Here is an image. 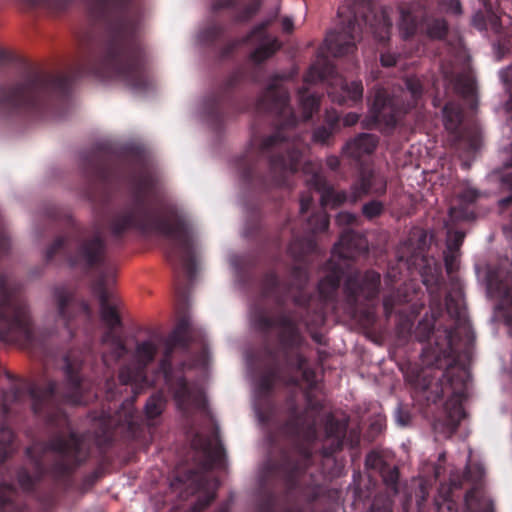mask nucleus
I'll use <instances>...</instances> for the list:
<instances>
[{
	"mask_svg": "<svg viewBox=\"0 0 512 512\" xmlns=\"http://www.w3.org/2000/svg\"><path fill=\"white\" fill-rule=\"evenodd\" d=\"M357 121H358V115L356 113H349L343 119V123L346 126H351V125L355 124Z\"/></svg>",
	"mask_w": 512,
	"mask_h": 512,
	"instance_id": "nucleus-43",
	"label": "nucleus"
},
{
	"mask_svg": "<svg viewBox=\"0 0 512 512\" xmlns=\"http://www.w3.org/2000/svg\"><path fill=\"white\" fill-rule=\"evenodd\" d=\"M77 384H78V380L77 379L73 380V385H77Z\"/></svg>",
	"mask_w": 512,
	"mask_h": 512,
	"instance_id": "nucleus-62",
	"label": "nucleus"
},
{
	"mask_svg": "<svg viewBox=\"0 0 512 512\" xmlns=\"http://www.w3.org/2000/svg\"><path fill=\"white\" fill-rule=\"evenodd\" d=\"M510 203H512V195L510 197L501 199L499 201V204L501 207H505V206L509 205Z\"/></svg>",
	"mask_w": 512,
	"mask_h": 512,
	"instance_id": "nucleus-52",
	"label": "nucleus"
},
{
	"mask_svg": "<svg viewBox=\"0 0 512 512\" xmlns=\"http://www.w3.org/2000/svg\"><path fill=\"white\" fill-rule=\"evenodd\" d=\"M314 219L317 221L315 226H313V231H324L328 228L329 220L325 213H321L319 215L314 216L309 220V223L313 225Z\"/></svg>",
	"mask_w": 512,
	"mask_h": 512,
	"instance_id": "nucleus-31",
	"label": "nucleus"
},
{
	"mask_svg": "<svg viewBox=\"0 0 512 512\" xmlns=\"http://www.w3.org/2000/svg\"><path fill=\"white\" fill-rule=\"evenodd\" d=\"M377 145V138L371 134H362L347 144V150L351 156L359 158L364 154H370Z\"/></svg>",
	"mask_w": 512,
	"mask_h": 512,
	"instance_id": "nucleus-13",
	"label": "nucleus"
},
{
	"mask_svg": "<svg viewBox=\"0 0 512 512\" xmlns=\"http://www.w3.org/2000/svg\"><path fill=\"white\" fill-rule=\"evenodd\" d=\"M418 27L416 18L411 13H402L399 30L402 38L407 39L414 35Z\"/></svg>",
	"mask_w": 512,
	"mask_h": 512,
	"instance_id": "nucleus-19",
	"label": "nucleus"
},
{
	"mask_svg": "<svg viewBox=\"0 0 512 512\" xmlns=\"http://www.w3.org/2000/svg\"><path fill=\"white\" fill-rule=\"evenodd\" d=\"M108 68L112 70L109 72V76L123 79L128 83H130V78L135 76V71L130 66H123L118 60L109 63Z\"/></svg>",
	"mask_w": 512,
	"mask_h": 512,
	"instance_id": "nucleus-20",
	"label": "nucleus"
},
{
	"mask_svg": "<svg viewBox=\"0 0 512 512\" xmlns=\"http://www.w3.org/2000/svg\"><path fill=\"white\" fill-rule=\"evenodd\" d=\"M455 5H456V10H457V12H460V5H459V3H458V2H455Z\"/></svg>",
	"mask_w": 512,
	"mask_h": 512,
	"instance_id": "nucleus-58",
	"label": "nucleus"
},
{
	"mask_svg": "<svg viewBox=\"0 0 512 512\" xmlns=\"http://www.w3.org/2000/svg\"><path fill=\"white\" fill-rule=\"evenodd\" d=\"M9 397V395H4V400L7 401Z\"/></svg>",
	"mask_w": 512,
	"mask_h": 512,
	"instance_id": "nucleus-63",
	"label": "nucleus"
},
{
	"mask_svg": "<svg viewBox=\"0 0 512 512\" xmlns=\"http://www.w3.org/2000/svg\"><path fill=\"white\" fill-rule=\"evenodd\" d=\"M14 318L12 321V325L18 327L23 330L27 336H29L28 323L29 318L27 314V310L24 307H13Z\"/></svg>",
	"mask_w": 512,
	"mask_h": 512,
	"instance_id": "nucleus-22",
	"label": "nucleus"
},
{
	"mask_svg": "<svg viewBox=\"0 0 512 512\" xmlns=\"http://www.w3.org/2000/svg\"><path fill=\"white\" fill-rule=\"evenodd\" d=\"M406 87L407 92L405 94H409L411 98L416 101V99L420 97L422 93V86L420 81L417 78H407Z\"/></svg>",
	"mask_w": 512,
	"mask_h": 512,
	"instance_id": "nucleus-28",
	"label": "nucleus"
},
{
	"mask_svg": "<svg viewBox=\"0 0 512 512\" xmlns=\"http://www.w3.org/2000/svg\"><path fill=\"white\" fill-rule=\"evenodd\" d=\"M81 442L75 434H71L68 439H56L52 443V448L65 456L76 459Z\"/></svg>",
	"mask_w": 512,
	"mask_h": 512,
	"instance_id": "nucleus-15",
	"label": "nucleus"
},
{
	"mask_svg": "<svg viewBox=\"0 0 512 512\" xmlns=\"http://www.w3.org/2000/svg\"><path fill=\"white\" fill-rule=\"evenodd\" d=\"M279 48L280 44L278 40L274 37L267 36L253 52L252 58L256 62H261L271 56Z\"/></svg>",
	"mask_w": 512,
	"mask_h": 512,
	"instance_id": "nucleus-16",
	"label": "nucleus"
},
{
	"mask_svg": "<svg viewBox=\"0 0 512 512\" xmlns=\"http://www.w3.org/2000/svg\"><path fill=\"white\" fill-rule=\"evenodd\" d=\"M470 146L473 149H477L479 146V137L477 135L473 136L470 142Z\"/></svg>",
	"mask_w": 512,
	"mask_h": 512,
	"instance_id": "nucleus-51",
	"label": "nucleus"
},
{
	"mask_svg": "<svg viewBox=\"0 0 512 512\" xmlns=\"http://www.w3.org/2000/svg\"><path fill=\"white\" fill-rule=\"evenodd\" d=\"M130 418H131V413H130V412H128V414H127V416H126L125 421H129V419H130Z\"/></svg>",
	"mask_w": 512,
	"mask_h": 512,
	"instance_id": "nucleus-59",
	"label": "nucleus"
},
{
	"mask_svg": "<svg viewBox=\"0 0 512 512\" xmlns=\"http://www.w3.org/2000/svg\"><path fill=\"white\" fill-rule=\"evenodd\" d=\"M277 96H278V100L275 103V106L285 105L287 100H288V96H287L286 92L285 91H279L277 93Z\"/></svg>",
	"mask_w": 512,
	"mask_h": 512,
	"instance_id": "nucleus-45",
	"label": "nucleus"
},
{
	"mask_svg": "<svg viewBox=\"0 0 512 512\" xmlns=\"http://www.w3.org/2000/svg\"><path fill=\"white\" fill-rule=\"evenodd\" d=\"M185 332L183 327H178L169 338V345H175L181 341V334Z\"/></svg>",
	"mask_w": 512,
	"mask_h": 512,
	"instance_id": "nucleus-40",
	"label": "nucleus"
},
{
	"mask_svg": "<svg viewBox=\"0 0 512 512\" xmlns=\"http://www.w3.org/2000/svg\"><path fill=\"white\" fill-rule=\"evenodd\" d=\"M381 63L383 66H393L396 64V56L390 53H385L381 55Z\"/></svg>",
	"mask_w": 512,
	"mask_h": 512,
	"instance_id": "nucleus-39",
	"label": "nucleus"
},
{
	"mask_svg": "<svg viewBox=\"0 0 512 512\" xmlns=\"http://www.w3.org/2000/svg\"><path fill=\"white\" fill-rule=\"evenodd\" d=\"M37 89V84L32 81L19 84L8 90L3 89L0 91V101L15 106L22 105L32 99Z\"/></svg>",
	"mask_w": 512,
	"mask_h": 512,
	"instance_id": "nucleus-9",
	"label": "nucleus"
},
{
	"mask_svg": "<svg viewBox=\"0 0 512 512\" xmlns=\"http://www.w3.org/2000/svg\"><path fill=\"white\" fill-rule=\"evenodd\" d=\"M164 401L161 395L152 396L146 403L145 411L149 418H155L161 414Z\"/></svg>",
	"mask_w": 512,
	"mask_h": 512,
	"instance_id": "nucleus-23",
	"label": "nucleus"
},
{
	"mask_svg": "<svg viewBox=\"0 0 512 512\" xmlns=\"http://www.w3.org/2000/svg\"><path fill=\"white\" fill-rule=\"evenodd\" d=\"M160 369L163 372L167 383H169L171 389L173 390L177 402L180 405L189 404L191 402V392L187 387L184 379H178L175 385L171 382V378L168 371V362L166 359L161 361Z\"/></svg>",
	"mask_w": 512,
	"mask_h": 512,
	"instance_id": "nucleus-12",
	"label": "nucleus"
},
{
	"mask_svg": "<svg viewBox=\"0 0 512 512\" xmlns=\"http://www.w3.org/2000/svg\"><path fill=\"white\" fill-rule=\"evenodd\" d=\"M357 221V218L354 214L349 212H340L336 217V222L338 225H354Z\"/></svg>",
	"mask_w": 512,
	"mask_h": 512,
	"instance_id": "nucleus-32",
	"label": "nucleus"
},
{
	"mask_svg": "<svg viewBox=\"0 0 512 512\" xmlns=\"http://www.w3.org/2000/svg\"><path fill=\"white\" fill-rule=\"evenodd\" d=\"M327 165L331 169H336L339 165V161L336 157H329V158H327Z\"/></svg>",
	"mask_w": 512,
	"mask_h": 512,
	"instance_id": "nucleus-50",
	"label": "nucleus"
},
{
	"mask_svg": "<svg viewBox=\"0 0 512 512\" xmlns=\"http://www.w3.org/2000/svg\"><path fill=\"white\" fill-rule=\"evenodd\" d=\"M300 105L303 113V118L304 120H307L318 109L319 99L313 95L305 96V94L301 92Z\"/></svg>",
	"mask_w": 512,
	"mask_h": 512,
	"instance_id": "nucleus-21",
	"label": "nucleus"
},
{
	"mask_svg": "<svg viewBox=\"0 0 512 512\" xmlns=\"http://www.w3.org/2000/svg\"><path fill=\"white\" fill-rule=\"evenodd\" d=\"M446 420H437L433 424L435 432L450 437L457 429L460 421L464 417V411L460 402V398L453 397L445 404Z\"/></svg>",
	"mask_w": 512,
	"mask_h": 512,
	"instance_id": "nucleus-6",
	"label": "nucleus"
},
{
	"mask_svg": "<svg viewBox=\"0 0 512 512\" xmlns=\"http://www.w3.org/2000/svg\"><path fill=\"white\" fill-rule=\"evenodd\" d=\"M363 87L361 82L353 81L348 85L341 76H336L330 82L329 95L332 100L340 104L349 101L356 102L362 98Z\"/></svg>",
	"mask_w": 512,
	"mask_h": 512,
	"instance_id": "nucleus-7",
	"label": "nucleus"
},
{
	"mask_svg": "<svg viewBox=\"0 0 512 512\" xmlns=\"http://www.w3.org/2000/svg\"><path fill=\"white\" fill-rule=\"evenodd\" d=\"M407 108H400L392 101H386L383 93H377L373 106L372 114L376 123H384L387 126H392L396 123L397 117L401 112H405Z\"/></svg>",
	"mask_w": 512,
	"mask_h": 512,
	"instance_id": "nucleus-8",
	"label": "nucleus"
},
{
	"mask_svg": "<svg viewBox=\"0 0 512 512\" xmlns=\"http://www.w3.org/2000/svg\"><path fill=\"white\" fill-rule=\"evenodd\" d=\"M447 25L444 20L436 19L427 24V33L431 38L440 39L445 36Z\"/></svg>",
	"mask_w": 512,
	"mask_h": 512,
	"instance_id": "nucleus-24",
	"label": "nucleus"
},
{
	"mask_svg": "<svg viewBox=\"0 0 512 512\" xmlns=\"http://www.w3.org/2000/svg\"><path fill=\"white\" fill-rule=\"evenodd\" d=\"M464 239V233L460 231L448 232L447 247L449 250H456L461 245Z\"/></svg>",
	"mask_w": 512,
	"mask_h": 512,
	"instance_id": "nucleus-29",
	"label": "nucleus"
},
{
	"mask_svg": "<svg viewBox=\"0 0 512 512\" xmlns=\"http://www.w3.org/2000/svg\"><path fill=\"white\" fill-rule=\"evenodd\" d=\"M258 9H259L258 3H254L251 6H249L247 8V15L245 16V18L250 17L251 15L255 14L258 11Z\"/></svg>",
	"mask_w": 512,
	"mask_h": 512,
	"instance_id": "nucleus-49",
	"label": "nucleus"
},
{
	"mask_svg": "<svg viewBox=\"0 0 512 512\" xmlns=\"http://www.w3.org/2000/svg\"><path fill=\"white\" fill-rule=\"evenodd\" d=\"M13 490L8 485H0V508L11 500Z\"/></svg>",
	"mask_w": 512,
	"mask_h": 512,
	"instance_id": "nucleus-35",
	"label": "nucleus"
},
{
	"mask_svg": "<svg viewBox=\"0 0 512 512\" xmlns=\"http://www.w3.org/2000/svg\"><path fill=\"white\" fill-rule=\"evenodd\" d=\"M473 91V85L471 82H469L466 86V92H472Z\"/></svg>",
	"mask_w": 512,
	"mask_h": 512,
	"instance_id": "nucleus-56",
	"label": "nucleus"
},
{
	"mask_svg": "<svg viewBox=\"0 0 512 512\" xmlns=\"http://www.w3.org/2000/svg\"><path fill=\"white\" fill-rule=\"evenodd\" d=\"M280 137L279 135H274V136H271L269 137L266 141H265V146L269 147V146H273L275 145L278 141H280Z\"/></svg>",
	"mask_w": 512,
	"mask_h": 512,
	"instance_id": "nucleus-48",
	"label": "nucleus"
},
{
	"mask_svg": "<svg viewBox=\"0 0 512 512\" xmlns=\"http://www.w3.org/2000/svg\"><path fill=\"white\" fill-rule=\"evenodd\" d=\"M396 422L400 426H406L409 422V415L407 413H404L400 408L396 411Z\"/></svg>",
	"mask_w": 512,
	"mask_h": 512,
	"instance_id": "nucleus-38",
	"label": "nucleus"
},
{
	"mask_svg": "<svg viewBox=\"0 0 512 512\" xmlns=\"http://www.w3.org/2000/svg\"><path fill=\"white\" fill-rule=\"evenodd\" d=\"M450 217L452 220L466 219L467 215L463 214L457 207L450 208Z\"/></svg>",
	"mask_w": 512,
	"mask_h": 512,
	"instance_id": "nucleus-42",
	"label": "nucleus"
},
{
	"mask_svg": "<svg viewBox=\"0 0 512 512\" xmlns=\"http://www.w3.org/2000/svg\"><path fill=\"white\" fill-rule=\"evenodd\" d=\"M478 196L479 193L475 189L468 188L464 190L463 193L460 195V199L462 202L470 204L476 201Z\"/></svg>",
	"mask_w": 512,
	"mask_h": 512,
	"instance_id": "nucleus-36",
	"label": "nucleus"
},
{
	"mask_svg": "<svg viewBox=\"0 0 512 512\" xmlns=\"http://www.w3.org/2000/svg\"><path fill=\"white\" fill-rule=\"evenodd\" d=\"M445 261H446V265H447L448 269H450V264L448 262V257L445 258Z\"/></svg>",
	"mask_w": 512,
	"mask_h": 512,
	"instance_id": "nucleus-60",
	"label": "nucleus"
},
{
	"mask_svg": "<svg viewBox=\"0 0 512 512\" xmlns=\"http://www.w3.org/2000/svg\"><path fill=\"white\" fill-rule=\"evenodd\" d=\"M366 243L362 237L353 231L346 230L341 236L339 242L334 246L333 253L341 258H352L357 251L364 250Z\"/></svg>",
	"mask_w": 512,
	"mask_h": 512,
	"instance_id": "nucleus-10",
	"label": "nucleus"
},
{
	"mask_svg": "<svg viewBox=\"0 0 512 512\" xmlns=\"http://www.w3.org/2000/svg\"><path fill=\"white\" fill-rule=\"evenodd\" d=\"M157 351L156 344L149 340L139 343L135 351L136 364L133 368L123 367L119 373V379L122 384L146 382L143 374L144 367L153 360Z\"/></svg>",
	"mask_w": 512,
	"mask_h": 512,
	"instance_id": "nucleus-3",
	"label": "nucleus"
},
{
	"mask_svg": "<svg viewBox=\"0 0 512 512\" xmlns=\"http://www.w3.org/2000/svg\"><path fill=\"white\" fill-rule=\"evenodd\" d=\"M103 249L101 240L98 237L92 239L89 243L83 245L80 249L81 259L87 263H94L100 256Z\"/></svg>",
	"mask_w": 512,
	"mask_h": 512,
	"instance_id": "nucleus-18",
	"label": "nucleus"
},
{
	"mask_svg": "<svg viewBox=\"0 0 512 512\" xmlns=\"http://www.w3.org/2000/svg\"><path fill=\"white\" fill-rule=\"evenodd\" d=\"M444 125L452 133L456 132L462 120L461 109L458 105L450 103L443 109Z\"/></svg>",
	"mask_w": 512,
	"mask_h": 512,
	"instance_id": "nucleus-17",
	"label": "nucleus"
},
{
	"mask_svg": "<svg viewBox=\"0 0 512 512\" xmlns=\"http://www.w3.org/2000/svg\"><path fill=\"white\" fill-rule=\"evenodd\" d=\"M54 390H55V385H54V384H52V385L50 386V388H49V392H50V393H53V392H54Z\"/></svg>",
	"mask_w": 512,
	"mask_h": 512,
	"instance_id": "nucleus-57",
	"label": "nucleus"
},
{
	"mask_svg": "<svg viewBox=\"0 0 512 512\" xmlns=\"http://www.w3.org/2000/svg\"><path fill=\"white\" fill-rule=\"evenodd\" d=\"M282 27L285 32H290L293 28V22L289 18H285L282 21Z\"/></svg>",
	"mask_w": 512,
	"mask_h": 512,
	"instance_id": "nucleus-47",
	"label": "nucleus"
},
{
	"mask_svg": "<svg viewBox=\"0 0 512 512\" xmlns=\"http://www.w3.org/2000/svg\"><path fill=\"white\" fill-rule=\"evenodd\" d=\"M98 298L101 319L110 329L102 338L103 361L106 366H110L126 353V348L121 339L112 332L113 328L120 325V318L117 313L120 301L112 291L106 290L102 286L98 289Z\"/></svg>",
	"mask_w": 512,
	"mask_h": 512,
	"instance_id": "nucleus-2",
	"label": "nucleus"
},
{
	"mask_svg": "<svg viewBox=\"0 0 512 512\" xmlns=\"http://www.w3.org/2000/svg\"><path fill=\"white\" fill-rule=\"evenodd\" d=\"M466 505L473 512H492V502L478 490H472L466 495Z\"/></svg>",
	"mask_w": 512,
	"mask_h": 512,
	"instance_id": "nucleus-14",
	"label": "nucleus"
},
{
	"mask_svg": "<svg viewBox=\"0 0 512 512\" xmlns=\"http://www.w3.org/2000/svg\"><path fill=\"white\" fill-rule=\"evenodd\" d=\"M358 34L355 22L349 20L346 28L329 33L325 39V44L333 56H343L354 50Z\"/></svg>",
	"mask_w": 512,
	"mask_h": 512,
	"instance_id": "nucleus-4",
	"label": "nucleus"
},
{
	"mask_svg": "<svg viewBox=\"0 0 512 512\" xmlns=\"http://www.w3.org/2000/svg\"><path fill=\"white\" fill-rule=\"evenodd\" d=\"M337 285L336 281L332 280V286L335 287Z\"/></svg>",
	"mask_w": 512,
	"mask_h": 512,
	"instance_id": "nucleus-61",
	"label": "nucleus"
},
{
	"mask_svg": "<svg viewBox=\"0 0 512 512\" xmlns=\"http://www.w3.org/2000/svg\"><path fill=\"white\" fill-rule=\"evenodd\" d=\"M13 434L9 428L0 429V463L5 459L9 452V445L12 442Z\"/></svg>",
	"mask_w": 512,
	"mask_h": 512,
	"instance_id": "nucleus-25",
	"label": "nucleus"
},
{
	"mask_svg": "<svg viewBox=\"0 0 512 512\" xmlns=\"http://www.w3.org/2000/svg\"><path fill=\"white\" fill-rule=\"evenodd\" d=\"M383 211V205L379 201H371L369 203H366L363 208L362 212L365 217L372 219L378 215H380Z\"/></svg>",
	"mask_w": 512,
	"mask_h": 512,
	"instance_id": "nucleus-27",
	"label": "nucleus"
},
{
	"mask_svg": "<svg viewBox=\"0 0 512 512\" xmlns=\"http://www.w3.org/2000/svg\"><path fill=\"white\" fill-rule=\"evenodd\" d=\"M34 478L28 475L26 471H20L18 474V482L23 490H30L34 484Z\"/></svg>",
	"mask_w": 512,
	"mask_h": 512,
	"instance_id": "nucleus-33",
	"label": "nucleus"
},
{
	"mask_svg": "<svg viewBox=\"0 0 512 512\" xmlns=\"http://www.w3.org/2000/svg\"><path fill=\"white\" fill-rule=\"evenodd\" d=\"M382 477H383L384 482L389 486H393V489L396 491L394 486L398 480L397 468L396 467H388V468L384 469L382 471Z\"/></svg>",
	"mask_w": 512,
	"mask_h": 512,
	"instance_id": "nucleus-30",
	"label": "nucleus"
},
{
	"mask_svg": "<svg viewBox=\"0 0 512 512\" xmlns=\"http://www.w3.org/2000/svg\"><path fill=\"white\" fill-rule=\"evenodd\" d=\"M308 181L320 193L322 206H336L348 199L355 202L365 195L383 194L386 191V181L383 176L370 171L361 172L352 185L349 196L345 192H335L318 173H314Z\"/></svg>",
	"mask_w": 512,
	"mask_h": 512,
	"instance_id": "nucleus-1",
	"label": "nucleus"
},
{
	"mask_svg": "<svg viewBox=\"0 0 512 512\" xmlns=\"http://www.w3.org/2000/svg\"><path fill=\"white\" fill-rule=\"evenodd\" d=\"M300 158L301 153L298 150H293L288 155V160H283L279 166H281L284 169H289L291 171H295L298 169V166L300 165ZM275 167H278V164H274Z\"/></svg>",
	"mask_w": 512,
	"mask_h": 512,
	"instance_id": "nucleus-26",
	"label": "nucleus"
},
{
	"mask_svg": "<svg viewBox=\"0 0 512 512\" xmlns=\"http://www.w3.org/2000/svg\"><path fill=\"white\" fill-rule=\"evenodd\" d=\"M445 507H446L450 512H453V511H452V508H451V505H450L449 503H443V504L439 505L438 509H439V510H442V509H444Z\"/></svg>",
	"mask_w": 512,
	"mask_h": 512,
	"instance_id": "nucleus-55",
	"label": "nucleus"
},
{
	"mask_svg": "<svg viewBox=\"0 0 512 512\" xmlns=\"http://www.w3.org/2000/svg\"><path fill=\"white\" fill-rule=\"evenodd\" d=\"M160 230L173 241L175 248L180 253L182 265L190 271V237L185 225L181 222L163 223Z\"/></svg>",
	"mask_w": 512,
	"mask_h": 512,
	"instance_id": "nucleus-5",
	"label": "nucleus"
},
{
	"mask_svg": "<svg viewBox=\"0 0 512 512\" xmlns=\"http://www.w3.org/2000/svg\"><path fill=\"white\" fill-rule=\"evenodd\" d=\"M322 78V72L316 66H312L305 76V82L312 83Z\"/></svg>",
	"mask_w": 512,
	"mask_h": 512,
	"instance_id": "nucleus-37",
	"label": "nucleus"
},
{
	"mask_svg": "<svg viewBox=\"0 0 512 512\" xmlns=\"http://www.w3.org/2000/svg\"><path fill=\"white\" fill-rule=\"evenodd\" d=\"M380 280V276L379 274H376V273H372L371 274V281L373 282V284H377Z\"/></svg>",
	"mask_w": 512,
	"mask_h": 512,
	"instance_id": "nucleus-54",
	"label": "nucleus"
},
{
	"mask_svg": "<svg viewBox=\"0 0 512 512\" xmlns=\"http://www.w3.org/2000/svg\"><path fill=\"white\" fill-rule=\"evenodd\" d=\"M389 35V26L387 24H384L382 27V31L380 34L376 35L379 40L384 41L388 38Z\"/></svg>",
	"mask_w": 512,
	"mask_h": 512,
	"instance_id": "nucleus-46",
	"label": "nucleus"
},
{
	"mask_svg": "<svg viewBox=\"0 0 512 512\" xmlns=\"http://www.w3.org/2000/svg\"><path fill=\"white\" fill-rule=\"evenodd\" d=\"M213 499V496H207L205 500L199 501L191 510V512H200L205 506H207Z\"/></svg>",
	"mask_w": 512,
	"mask_h": 512,
	"instance_id": "nucleus-41",
	"label": "nucleus"
},
{
	"mask_svg": "<svg viewBox=\"0 0 512 512\" xmlns=\"http://www.w3.org/2000/svg\"><path fill=\"white\" fill-rule=\"evenodd\" d=\"M265 26H266V24H261L259 27H256V28L252 31V33H251V38L256 37V35H257L258 33H260V32L264 29V27H265Z\"/></svg>",
	"mask_w": 512,
	"mask_h": 512,
	"instance_id": "nucleus-53",
	"label": "nucleus"
},
{
	"mask_svg": "<svg viewBox=\"0 0 512 512\" xmlns=\"http://www.w3.org/2000/svg\"><path fill=\"white\" fill-rule=\"evenodd\" d=\"M331 129L329 128H325V127H321V128H318L314 134H313V140L315 142H319V143H325L328 138L331 136Z\"/></svg>",
	"mask_w": 512,
	"mask_h": 512,
	"instance_id": "nucleus-34",
	"label": "nucleus"
},
{
	"mask_svg": "<svg viewBox=\"0 0 512 512\" xmlns=\"http://www.w3.org/2000/svg\"><path fill=\"white\" fill-rule=\"evenodd\" d=\"M275 94H276V93H275L274 91H270V92H269V95L274 96Z\"/></svg>",
	"mask_w": 512,
	"mask_h": 512,
	"instance_id": "nucleus-64",
	"label": "nucleus"
},
{
	"mask_svg": "<svg viewBox=\"0 0 512 512\" xmlns=\"http://www.w3.org/2000/svg\"><path fill=\"white\" fill-rule=\"evenodd\" d=\"M52 301L56 311H54L50 317L55 319L59 326L66 327L71 317L70 309L72 307L69 294L62 288L55 289L52 295Z\"/></svg>",
	"mask_w": 512,
	"mask_h": 512,
	"instance_id": "nucleus-11",
	"label": "nucleus"
},
{
	"mask_svg": "<svg viewBox=\"0 0 512 512\" xmlns=\"http://www.w3.org/2000/svg\"><path fill=\"white\" fill-rule=\"evenodd\" d=\"M311 198L303 196L300 200V210L302 213L306 212L310 206Z\"/></svg>",
	"mask_w": 512,
	"mask_h": 512,
	"instance_id": "nucleus-44",
	"label": "nucleus"
}]
</instances>
